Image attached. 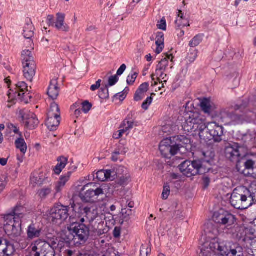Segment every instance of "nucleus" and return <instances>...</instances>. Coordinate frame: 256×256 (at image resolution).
Wrapping results in <instances>:
<instances>
[{"label": "nucleus", "instance_id": "nucleus-22", "mask_svg": "<svg viewBox=\"0 0 256 256\" xmlns=\"http://www.w3.org/2000/svg\"><path fill=\"white\" fill-rule=\"evenodd\" d=\"M60 88L58 86V79L53 78L50 82L47 94L52 100H56L59 94Z\"/></svg>", "mask_w": 256, "mask_h": 256}, {"label": "nucleus", "instance_id": "nucleus-45", "mask_svg": "<svg viewBox=\"0 0 256 256\" xmlns=\"http://www.w3.org/2000/svg\"><path fill=\"white\" fill-rule=\"evenodd\" d=\"M170 193V188L168 184H166L164 186L163 192L162 193V198L164 200H166Z\"/></svg>", "mask_w": 256, "mask_h": 256}, {"label": "nucleus", "instance_id": "nucleus-31", "mask_svg": "<svg viewBox=\"0 0 256 256\" xmlns=\"http://www.w3.org/2000/svg\"><path fill=\"white\" fill-rule=\"evenodd\" d=\"M165 72H162V75L160 76L158 74H152L151 77L152 79V86H154L158 84V82L160 83L165 82L166 83L168 80L167 75L164 73Z\"/></svg>", "mask_w": 256, "mask_h": 256}, {"label": "nucleus", "instance_id": "nucleus-11", "mask_svg": "<svg viewBox=\"0 0 256 256\" xmlns=\"http://www.w3.org/2000/svg\"><path fill=\"white\" fill-rule=\"evenodd\" d=\"M25 208L22 206H16L12 212L4 216L6 226H10L14 232L21 226L20 218L23 217L25 212Z\"/></svg>", "mask_w": 256, "mask_h": 256}, {"label": "nucleus", "instance_id": "nucleus-64", "mask_svg": "<svg viewBox=\"0 0 256 256\" xmlns=\"http://www.w3.org/2000/svg\"><path fill=\"white\" fill-rule=\"evenodd\" d=\"M252 253L253 256H256V242H254L252 245Z\"/></svg>", "mask_w": 256, "mask_h": 256}, {"label": "nucleus", "instance_id": "nucleus-40", "mask_svg": "<svg viewBox=\"0 0 256 256\" xmlns=\"http://www.w3.org/2000/svg\"><path fill=\"white\" fill-rule=\"evenodd\" d=\"M52 190L50 188H44L39 190L37 193L38 196L42 198H46V197L50 194Z\"/></svg>", "mask_w": 256, "mask_h": 256}, {"label": "nucleus", "instance_id": "nucleus-14", "mask_svg": "<svg viewBox=\"0 0 256 256\" xmlns=\"http://www.w3.org/2000/svg\"><path fill=\"white\" fill-rule=\"evenodd\" d=\"M68 207L58 205L51 209L48 218L54 224H59L64 221L68 216Z\"/></svg>", "mask_w": 256, "mask_h": 256}, {"label": "nucleus", "instance_id": "nucleus-16", "mask_svg": "<svg viewBox=\"0 0 256 256\" xmlns=\"http://www.w3.org/2000/svg\"><path fill=\"white\" fill-rule=\"evenodd\" d=\"M34 256H54L55 251L50 245L41 240L35 242L33 246Z\"/></svg>", "mask_w": 256, "mask_h": 256}, {"label": "nucleus", "instance_id": "nucleus-19", "mask_svg": "<svg viewBox=\"0 0 256 256\" xmlns=\"http://www.w3.org/2000/svg\"><path fill=\"white\" fill-rule=\"evenodd\" d=\"M174 56L172 54H166L164 58L159 62L156 68V74L161 76L162 75V72H166L168 65V61L172 62Z\"/></svg>", "mask_w": 256, "mask_h": 256}, {"label": "nucleus", "instance_id": "nucleus-62", "mask_svg": "<svg viewBox=\"0 0 256 256\" xmlns=\"http://www.w3.org/2000/svg\"><path fill=\"white\" fill-rule=\"evenodd\" d=\"M203 182L204 186V188L208 187L210 182V179L208 176H204L203 178Z\"/></svg>", "mask_w": 256, "mask_h": 256}, {"label": "nucleus", "instance_id": "nucleus-63", "mask_svg": "<svg viewBox=\"0 0 256 256\" xmlns=\"http://www.w3.org/2000/svg\"><path fill=\"white\" fill-rule=\"evenodd\" d=\"M122 132H120L119 130H118L114 133L113 134V138L114 139H119L122 136L121 134Z\"/></svg>", "mask_w": 256, "mask_h": 256}, {"label": "nucleus", "instance_id": "nucleus-49", "mask_svg": "<svg viewBox=\"0 0 256 256\" xmlns=\"http://www.w3.org/2000/svg\"><path fill=\"white\" fill-rule=\"evenodd\" d=\"M152 96L147 98L142 104V108L144 110H147L150 105L152 104Z\"/></svg>", "mask_w": 256, "mask_h": 256}, {"label": "nucleus", "instance_id": "nucleus-36", "mask_svg": "<svg viewBox=\"0 0 256 256\" xmlns=\"http://www.w3.org/2000/svg\"><path fill=\"white\" fill-rule=\"evenodd\" d=\"M15 144L16 148L19 149L22 153H26L27 150V146L26 143L23 138H18L15 142Z\"/></svg>", "mask_w": 256, "mask_h": 256}, {"label": "nucleus", "instance_id": "nucleus-46", "mask_svg": "<svg viewBox=\"0 0 256 256\" xmlns=\"http://www.w3.org/2000/svg\"><path fill=\"white\" fill-rule=\"evenodd\" d=\"M130 182V176H122L118 179V184L121 186H125L128 184Z\"/></svg>", "mask_w": 256, "mask_h": 256}, {"label": "nucleus", "instance_id": "nucleus-37", "mask_svg": "<svg viewBox=\"0 0 256 256\" xmlns=\"http://www.w3.org/2000/svg\"><path fill=\"white\" fill-rule=\"evenodd\" d=\"M121 213L122 220V224L124 221L127 222L130 219V216L132 214V210L126 208H122Z\"/></svg>", "mask_w": 256, "mask_h": 256}, {"label": "nucleus", "instance_id": "nucleus-9", "mask_svg": "<svg viewBox=\"0 0 256 256\" xmlns=\"http://www.w3.org/2000/svg\"><path fill=\"white\" fill-rule=\"evenodd\" d=\"M180 169L187 177L208 172V168L202 166L200 160H195L192 162L185 161L180 165Z\"/></svg>", "mask_w": 256, "mask_h": 256}, {"label": "nucleus", "instance_id": "nucleus-8", "mask_svg": "<svg viewBox=\"0 0 256 256\" xmlns=\"http://www.w3.org/2000/svg\"><path fill=\"white\" fill-rule=\"evenodd\" d=\"M104 194L101 187L93 182H90L82 187L80 193L81 200L86 202H96L98 200V197Z\"/></svg>", "mask_w": 256, "mask_h": 256}, {"label": "nucleus", "instance_id": "nucleus-34", "mask_svg": "<svg viewBox=\"0 0 256 256\" xmlns=\"http://www.w3.org/2000/svg\"><path fill=\"white\" fill-rule=\"evenodd\" d=\"M204 34H199L194 36L189 42V46L191 48H195L198 46L202 41Z\"/></svg>", "mask_w": 256, "mask_h": 256}, {"label": "nucleus", "instance_id": "nucleus-33", "mask_svg": "<svg viewBox=\"0 0 256 256\" xmlns=\"http://www.w3.org/2000/svg\"><path fill=\"white\" fill-rule=\"evenodd\" d=\"M32 22L31 20L29 18H27V24L24 28L23 35L25 38L30 39L32 37Z\"/></svg>", "mask_w": 256, "mask_h": 256}, {"label": "nucleus", "instance_id": "nucleus-30", "mask_svg": "<svg viewBox=\"0 0 256 256\" xmlns=\"http://www.w3.org/2000/svg\"><path fill=\"white\" fill-rule=\"evenodd\" d=\"M60 116V110L58 104L55 102H52L48 110L46 113V116Z\"/></svg>", "mask_w": 256, "mask_h": 256}, {"label": "nucleus", "instance_id": "nucleus-47", "mask_svg": "<svg viewBox=\"0 0 256 256\" xmlns=\"http://www.w3.org/2000/svg\"><path fill=\"white\" fill-rule=\"evenodd\" d=\"M138 73L134 72L132 74H130L127 78L126 82L128 85H132L135 82L137 78Z\"/></svg>", "mask_w": 256, "mask_h": 256}, {"label": "nucleus", "instance_id": "nucleus-18", "mask_svg": "<svg viewBox=\"0 0 256 256\" xmlns=\"http://www.w3.org/2000/svg\"><path fill=\"white\" fill-rule=\"evenodd\" d=\"M240 146L238 144L234 143L233 144L228 146L225 148V155L227 158L232 162L239 161Z\"/></svg>", "mask_w": 256, "mask_h": 256}, {"label": "nucleus", "instance_id": "nucleus-58", "mask_svg": "<svg viewBox=\"0 0 256 256\" xmlns=\"http://www.w3.org/2000/svg\"><path fill=\"white\" fill-rule=\"evenodd\" d=\"M76 251L75 250L67 249L64 252V256H73L74 255H76Z\"/></svg>", "mask_w": 256, "mask_h": 256}, {"label": "nucleus", "instance_id": "nucleus-26", "mask_svg": "<svg viewBox=\"0 0 256 256\" xmlns=\"http://www.w3.org/2000/svg\"><path fill=\"white\" fill-rule=\"evenodd\" d=\"M112 172L111 170H100L96 174L95 176L100 182H104L108 180H112Z\"/></svg>", "mask_w": 256, "mask_h": 256}, {"label": "nucleus", "instance_id": "nucleus-55", "mask_svg": "<svg viewBox=\"0 0 256 256\" xmlns=\"http://www.w3.org/2000/svg\"><path fill=\"white\" fill-rule=\"evenodd\" d=\"M46 22L49 26H54L55 22L54 16L52 15H48L46 18Z\"/></svg>", "mask_w": 256, "mask_h": 256}, {"label": "nucleus", "instance_id": "nucleus-10", "mask_svg": "<svg viewBox=\"0 0 256 256\" xmlns=\"http://www.w3.org/2000/svg\"><path fill=\"white\" fill-rule=\"evenodd\" d=\"M214 221L223 226L228 230H232L235 226V216L228 211L220 210L214 214L212 217Z\"/></svg>", "mask_w": 256, "mask_h": 256}, {"label": "nucleus", "instance_id": "nucleus-21", "mask_svg": "<svg viewBox=\"0 0 256 256\" xmlns=\"http://www.w3.org/2000/svg\"><path fill=\"white\" fill-rule=\"evenodd\" d=\"M56 22H54V26L58 30L64 32H68L70 30L68 25L64 23L65 14L62 13L56 14Z\"/></svg>", "mask_w": 256, "mask_h": 256}, {"label": "nucleus", "instance_id": "nucleus-44", "mask_svg": "<svg viewBox=\"0 0 256 256\" xmlns=\"http://www.w3.org/2000/svg\"><path fill=\"white\" fill-rule=\"evenodd\" d=\"M82 110L85 113H88L91 109L92 104L87 100L84 101L82 104Z\"/></svg>", "mask_w": 256, "mask_h": 256}, {"label": "nucleus", "instance_id": "nucleus-57", "mask_svg": "<svg viewBox=\"0 0 256 256\" xmlns=\"http://www.w3.org/2000/svg\"><path fill=\"white\" fill-rule=\"evenodd\" d=\"M126 65L125 64H122L120 68L118 69L117 72H116V76H121L124 72L125 71L126 69Z\"/></svg>", "mask_w": 256, "mask_h": 256}, {"label": "nucleus", "instance_id": "nucleus-27", "mask_svg": "<svg viewBox=\"0 0 256 256\" xmlns=\"http://www.w3.org/2000/svg\"><path fill=\"white\" fill-rule=\"evenodd\" d=\"M57 161L58 163L54 168V171L56 174L58 175L66 166L68 163V158L64 156H60L58 158Z\"/></svg>", "mask_w": 256, "mask_h": 256}, {"label": "nucleus", "instance_id": "nucleus-54", "mask_svg": "<svg viewBox=\"0 0 256 256\" xmlns=\"http://www.w3.org/2000/svg\"><path fill=\"white\" fill-rule=\"evenodd\" d=\"M148 84L147 82H144L142 84L138 89V90L146 93L148 90Z\"/></svg>", "mask_w": 256, "mask_h": 256}, {"label": "nucleus", "instance_id": "nucleus-56", "mask_svg": "<svg viewBox=\"0 0 256 256\" xmlns=\"http://www.w3.org/2000/svg\"><path fill=\"white\" fill-rule=\"evenodd\" d=\"M102 80H98L94 84H92L90 86V90L92 91H95L96 90L98 89V88L100 86V82Z\"/></svg>", "mask_w": 256, "mask_h": 256}, {"label": "nucleus", "instance_id": "nucleus-24", "mask_svg": "<svg viewBox=\"0 0 256 256\" xmlns=\"http://www.w3.org/2000/svg\"><path fill=\"white\" fill-rule=\"evenodd\" d=\"M60 122V116H46V125L50 131L56 130Z\"/></svg>", "mask_w": 256, "mask_h": 256}, {"label": "nucleus", "instance_id": "nucleus-23", "mask_svg": "<svg viewBox=\"0 0 256 256\" xmlns=\"http://www.w3.org/2000/svg\"><path fill=\"white\" fill-rule=\"evenodd\" d=\"M254 164V162L251 160H246L242 159L238 162L236 164V168L238 172L245 174V170H252Z\"/></svg>", "mask_w": 256, "mask_h": 256}, {"label": "nucleus", "instance_id": "nucleus-17", "mask_svg": "<svg viewBox=\"0 0 256 256\" xmlns=\"http://www.w3.org/2000/svg\"><path fill=\"white\" fill-rule=\"evenodd\" d=\"M28 85L24 82H19L16 84L15 94L25 104L31 102L32 95L30 91L28 89Z\"/></svg>", "mask_w": 256, "mask_h": 256}, {"label": "nucleus", "instance_id": "nucleus-25", "mask_svg": "<svg viewBox=\"0 0 256 256\" xmlns=\"http://www.w3.org/2000/svg\"><path fill=\"white\" fill-rule=\"evenodd\" d=\"M156 48L155 52L160 54L164 48V34L162 32H158L156 34Z\"/></svg>", "mask_w": 256, "mask_h": 256}, {"label": "nucleus", "instance_id": "nucleus-61", "mask_svg": "<svg viewBox=\"0 0 256 256\" xmlns=\"http://www.w3.org/2000/svg\"><path fill=\"white\" fill-rule=\"evenodd\" d=\"M6 185V182L0 178V194L4 190Z\"/></svg>", "mask_w": 256, "mask_h": 256}, {"label": "nucleus", "instance_id": "nucleus-41", "mask_svg": "<svg viewBox=\"0 0 256 256\" xmlns=\"http://www.w3.org/2000/svg\"><path fill=\"white\" fill-rule=\"evenodd\" d=\"M243 140L246 143L245 146L246 148L250 146L254 142V140L251 134H246L243 137Z\"/></svg>", "mask_w": 256, "mask_h": 256}, {"label": "nucleus", "instance_id": "nucleus-39", "mask_svg": "<svg viewBox=\"0 0 256 256\" xmlns=\"http://www.w3.org/2000/svg\"><path fill=\"white\" fill-rule=\"evenodd\" d=\"M98 96L101 99H106L109 98V92L108 86L102 87L98 92Z\"/></svg>", "mask_w": 256, "mask_h": 256}, {"label": "nucleus", "instance_id": "nucleus-12", "mask_svg": "<svg viewBox=\"0 0 256 256\" xmlns=\"http://www.w3.org/2000/svg\"><path fill=\"white\" fill-rule=\"evenodd\" d=\"M196 154L198 156L197 160H200L202 162V166L208 168L209 171L215 156L214 148L210 146H204L203 148L198 150Z\"/></svg>", "mask_w": 256, "mask_h": 256}, {"label": "nucleus", "instance_id": "nucleus-20", "mask_svg": "<svg viewBox=\"0 0 256 256\" xmlns=\"http://www.w3.org/2000/svg\"><path fill=\"white\" fill-rule=\"evenodd\" d=\"M0 239V256H10L14 252V246L6 240Z\"/></svg>", "mask_w": 256, "mask_h": 256}, {"label": "nucleus", "instance_id": "nucleus-7", "mask_svg": "<svg viewBox=\"0 0 256 256\" xmlns=\"http://www.w3.org/2000/svg\"><path fill=\"white\" fill-rule=\"evenodd\" d=\"M206 124L204 116L198 112H191L185 118L182 127L186 132H198L199 133L206 128Z\"/></svg>", "mask_w": 256, "mask_h": 256}, {"label": "nucleus", "instance_id": "nucleus-2", "mask_svg": "<svg viewBox=\"0 0 256 256\" xmlns=\"http://www.w3.org/2000/svg\"><path fill=\"white\" fill-rule=\"evenodd\" d=\"M84 218L78 217L74 222L71 220L70 224L68 227V232L64 234L63 240L69 246L72 244H83L88 240L90 235V230L86 224Z\"/></svg>", "mask_w": 256, "mask_h": 256}, {"label": "nucleus", "instance_id": "nucleus-59", "mask_svg": "<svg viewBox=\"0 0 256 256\" xmlns=\"http://www.w3.org/2000/svg\"><path fill=\"white\" fill-rule=\"evenodd\" d=\"M121 233L120 228L118 227H116L113 232V235L115 238H118L120 236Z\"/></svg>", "mask_w": 256, "mask_h": 256}, {"label": "nucleus", "instance_id": "nucleus-50", "mask_svg": "<svg viewBox=\"0 0 256 256\" xmlns=\"http://www.w3.org/2000/svg\"><path fill=\"white\" fill-rule=\"evenodd\" d=\"M145 96V93L140 92L137 90L136 91L134 96V100L136 101H140L142 99L144 98Z\"/></svg>", "mask_w": 256, "mask_h": 256}, {"label": "nucleus", "instance_id": "nucleus-52", "mask_svg": "<svg viewBox=\"0 0 256 256\" xmlns=\"http://www.w3.org/2000/svg\"><path fill=\"white\" fill-rule=\"evenodd\" d=\"M157 27L158 29L166 30V21L164 18L162 19L160 21L158 22Z\"/></svg>", "mask_w": 256, "mask_h": 256}, {"label": "nucleus", "instance_id": "nucleus-42", "mask_svg": "<svg viewBox=\"0 0 256 256\" xmlns=\"http://www.w3.org/2000/svg\"><path fill=\"white\" fill-rule=\"evenodd\" d=\"M71 175L72 172H68L62 176L58 182L65 186L66 184L69 180Z\"/></svg>", "mask_w": 256, "mask_h": 256}, {"label": "nucleus", "instance_id": "nucleus-4", "mask_svg": "<svg viewBox=\"0 0 256 256\" xmlns=\"http://www.w3.org/2000/svg\"><path fill=\"white\" fill-rule=\"evenodd\" d=\"M236 111L240 110L242 114H232V120L236 124H242L244 122H251L256 120V100L252 99L244 101L240 104L234 106Z\"/></svg>", "mask_w": 256, "mask_h": 256}, {"label": "nucleus", "instance_id": "nucleus-1", "mask_svg": "<svg viewBox=\"0 0 256 256\" xmlns=\"http://www.w3.org/2000/svg\"><path fill=\"white\" fill-rule=\"evenodd\" d=\"M224 256H244L242 248L238 246H230V243L226 241H220L213 238L210 242H206L202 246L200 256H207L211 252Z\"/></svg>", "mask_w": 256, "mask_h": 256}, {"label": "nucleus", "instance_id": "nucleus-15", "mask_svg": "<svg viewBox=\"0 0 256 256\" xmlns=\"http://www.w3.org/2000/svg\"><path fill=\"white\" fill-rule=\"evenodd\" d=\"M32 52L30 50H24L22 52V72L24 77L32 82Z\"/></svg>", "mask_w": 256, "mask_h": 256}, {"label": "nucleus", "instance_id": "nucleus-35", "mask_svg": "<svg viewBox=\"0 0 256 256\" xmlns=\"http://www.w3.org/2000/svg\"><path fill=\"white\" fill-rule=\"evenodd\" d=\"M126 152L122 150L120 148L116 149L112 153L111 159L114 162L120 161L122 162L123 160V157L122 156L124 155Z\"/></svg>", "mask_w": 256, "mask_h": 256}, {"label": "nucleus", "instance_id": "nucleus-13", "mask_svg": "<svg viewBox=\"0 0 256 256\" xmlns=\"http://www.w3.org/2000/svg\"><path fill=\"white\" fill-rule=\"evenodd\" d=\"M82 216L80 218H84L85 222L91 223L94 220L101 223L102 220L104 218V216L99 212L98 209L96 206H91L84 207L80 210Z\"/></svg>", "mask_w": 256, "mask_h": 256}, {"label": "nucleus", "instance_id": "nucleus-38", "mask_svg": "<svg viewBox=\"0 0 256 256\" xmlns=\"http://www.w3.org/2000/svg\"><path fill=\"white\" fill-rule=\"evenodd\" d=\"M134 126V122L130 121L128 120H124L122 124H121L120 128H122L126 132V135L128 134V132Z\"/></svg>", "mask_w": 256, "mask_h": 256}, {"label": "nucleus", "instance_id": "nucleus-53", "mask_svg": "<svg viewBox=\"0 0 256 256\" xmlns=\"http://www.w3.org/2000/svg\"><path fill=\"white\" fill-rule=\"evenodd\" d=\"M64 186L60 182H58L55 185L54 187V190H56V194H58L60 193L64 188Z\"/></svg>", "mask_w": 256, "mask_h": 256}, {"label": "nucleus", "instance_id": "nucleus-29", "mask_svg": "<svg viewBox=\"0 0 256 256\" xmlns=\"http://www.w3.org/2000/svg\"><path fill=\"white\" fill-rule=\"evenodd\" d=\"M200 106L202 110L206 114H210L214 109L213 104L208 98H204L200 102Z\"/></svg>", "mask_w": 256, "mask_h": 256}, {"label": "nucleus", "instance_id": "nucleus-28", "mask_svg": "<svg viewBox=\"0 0 256 256\" xmlns=\"http://www.w3.org/2000/svg\"><path fill=\"white\" fill-rule=\"evenodd\" d=\"M64 235L60 238V240L58 239H52L50 240L48 244L52 248H53L54 251L56 249H62L65 246H66V244L65 241L63 240Z\"/></svg>", "mask_w": 256, "mask_h": 256}, {"label": "nucleus", "instance_id": "nucleus-43", "mask_svg": "<svg viewBox=\"0 0 256 256\" xmlns=\"http://www.w3.org/2000/svg\"><path fill=\"white\" fill-rule=\"evenodd\" d=\"M198 56V52L196 50H192L188 54L187 59L190 62H193Z\"/></svg>", "mask_w": 256, "mask_h": 256}, {"label": "nucleus", "instance_id": "nucleus-48", "mask_svg": "<svg viewBox=\"0 0 256 256\" xmlns=\"http://www.w3.org/2000/svg\"><path fill=\"white\" fill-rule=\"evenodd\" d=\"M118 78L116 75L111 76L109 78L108 84L106 86H112L116 84L118 81Z\"/></svg>", "mask_w": 256, "mask_h": 256}, {"label": "nucleus", "instance_id": "nucleus-60", "mask_svg": "<svg viewBox=\"0 0 256 256\" xmlns=\"http://www.w3.org/2000/svg\"><path fill=\"white\" fill-rule=\"evenodd\" d=\"M162 130L164 132H168V134H170L173 131V129L172 128H170L168 125H166L162 128Z\"/></svg>", "mask_w": 256, "mask_h": 256}, {"label": "nucleus", "instance_id": "nucleus-3", "mask_svg": "<svg viewBox=\"0 0 256 256\" xmlns=\"http://www.w3.org/2000/svg\"><path fill=\"white\" fill-rule=\"evenodd\" d=\"M189 142L190 140L184 136L166 138L160 142L159 149L163 157L170 158L178 153L180 148L184 147Z\"/></svg>", "mask_w": 256, "mask_h": 256}, {"label": "nucleus", "instance_id": "nucleus-51", "mask_svg": "<svg viewBox=\"0 0 256 256\" xmlns=\"http://www.w3.org/2000/svg\"><path fill=\"white\" fill-rule=\"evenodd\" d=\"M20 114L22 115V120L25 126L26 127L28 126L30 124V122L28 121V120L30 119V116L26 112H22L20 113Z\"/></svg>", "mask_w": 256, "mask_h": 256}, {"label": "nucleus", "instance_id": "nucleus-5", "mask_svg": "<svg viewBox=\"0 0 256 256\" xmlns=\"http://www.w3.org/2000/svg\"><path fill=\"white\" fill-rule=\"evenodd\" d=\"M248 198H251L250 191L245 186H238L236 188L231 194L230 203L235 208L244 210L251 204Z\"/></svg>", "mask_w": 256, "mask_h": 256}, {"label": "nucleus", "instance_id": "nucleus-6", "mask_svg": "<svg viewBox=\"0 0 256 256\" xmlns=\"http://www.w3.org/2000/svg\"><path fill=\"white\" fill-rule=\"evenodd\" d=\"M199 136L204 140H212L214 142L219 143L223 140L224 128L216 122H208L206 128L199 132Z\"/></svg>", "mask_w": 256, "mask_h": 256}, {"label": "nucleus", "instance_id": "nucleus-32", "mask_svg": "<svg viewBox=\"0 0 256 256\" xmlns=\"http://www.w3.org/2000/svg\"><path fill=\"white\" fill-rule=\"evenodd\" d=\"M176 26L178 28L181 26H190L188 21L184 16L182 10H179L178 12V18L175 21Z\"/></svg>", "mask_w": 256, "mask_h": 256}]
</instances>
